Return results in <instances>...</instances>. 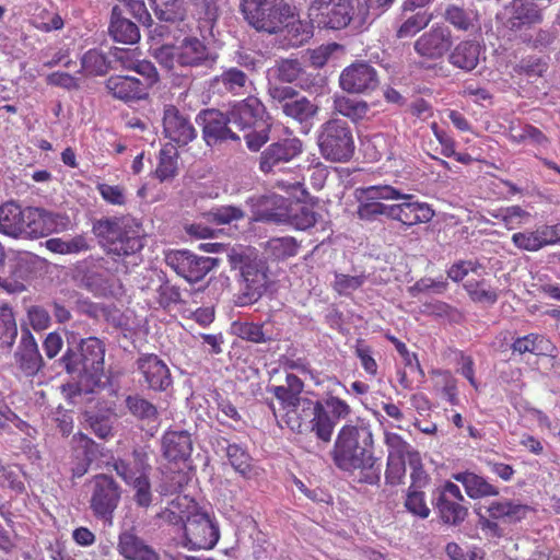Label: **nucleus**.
<instances>
[{
  "instance_id": "nucleus-1",
  "label": "nucleus",
  "mask_w": 560,
  "mask_h": 560,
  "mask_svg": "<svg viewBox=\"0 0 560 560\" xmlns=\"http://www.w3.org/2000/svg\"><path fill=\"white\" fill-rule=\"evenodd\" d=\"M373 434L366 424H346L339 431L331 452L332 460L342 470L360 469L362 481L374 485L380 481V466L373 456Z\"/></svg>"
},
{
  "instance_id": "nucleus-2",
  "label": "nucleus",
  "mask_w": 560,
  "mask_h": 560,
  "mask_svg": "<svg viewBox=\"0 0 560 560\" xmlns=\"http://www.w3.org/2000/svg\"><path fill=\"white\" fill-rule=\"evenodd\" d=\"M69 217L42 208H22L15 202L0 206V233L11 237L39 238L69 229Z\"/></svg>"
},
{
  "instance_id": "nucleus-3",
  "label": "nucleus",
  "mask_w": 560,
  "mask_h": 560,
  "mask_svg": "<svg viewBox=\"0 0 560 560\" xmlns=\"http://www.w3.org/2000/svg\"><path fill=\"white\" fill-rule=\"evenodd\" d=\"M105 342L97 337L80 340L75 348H68L60 359L66 372L77 380L78 394L94 393L101 386L105 368Z\"/></svg>"
},
{
  "instance_id": "nucleus-4",
  "label": "nucleus",
  "mask_w": 560,
  "mask_h": 560,
  "mask_svg": "<svg viewBox=\"0 0 560 560\" xmlns=\"http://www.w3.org/2000/svg\"><path fill=\"white\" fill-rule=\"evenodd\" d=\"M228 261L231 269L238 270L242 278L241 305H249L257 302L269 283L268 267L253 248H232L228 254Z\"/></svg>"
},
{
  "instance_id": "nucleus-5",
  "label": "nucleus",
  "mask_w": 560,
  "mask_h": 560,
  "mask_svg": "<svg viewBox=\"0 0 560 560\" xmlns=\"http://www.w3.org/2000/svg\"><path fill=\"white\" fill-rule=\"evenodd\" d=\"M93 233L106 252L117 257L135 255L143 247L140 224L129 217L101 219L93 224Z\"/></svg>"
},
{
  "instance_id": "nucleus-6",
  "label": "nucleus",
  "mask_w": 560,
  "mask_h": 560,
  "mask_svg": "<svg viewBox=\"0 0 560 560\" xmlns=\"http://www.w3.org/2000/svg\"><path fill=\"white\" fill-rule=\"evenodd\" d=\"M151 21L143 0H118L112 9L108 32L115 42L135 44L140 39L137 23L150 26Z\"/></svg>"
},
{
  "instance_id": "nucleus-7",
  "label": "nucleus",
  "mask_w": 560,
  "mask_h": 560,
  "mask_svg": "<svg viewBox=\"0 0 560 560\" xmlns=\"http://www.w3.org/2000/svg\"><path fill=\"white\" fill-rule=\"evenodd\" d=\"M317 144L322 156L330 162H348L355 144L350 125L340 118H330L318 130Z\"/></svg>"
},
{
  "instance_id": "nucleus-8",
  "label": "nucleus",
  "mask_w": 560,
  "mask_h": 560,
  "mask_svg": "<svg viewBox=\"0 0 560 560\" xmlns=\"http://www.w3.org/2000/svg\"><path fill=\"white\" fill-rule=\"evenodd\" d=\"M241 5L245 20L259 32L278 33L293 18V8L284 0H242Z\"/></svg>"
},
{
  "instance_id": "nucleus-9",
  "label": "nucleus",
  "mask_w": 560,
  "mask_h": 560,
  "mask_svg": "<svg viewBox=\"0 0 560 560\" xmlns=\"http://www.w3.org/2000/svg\"><path fill=\"white\" fill-rule=\"evenodd\" d=\"M268 94L271 97L276 108L288 117L305 127L318 113V106L307 97L300 95L299 91L288 85L270 84Z\"/></svg>"
},
{
  "instance_id": "nucleus-10",
  "label": "nucleus",
  "mask_w": 560,
  "mask_h": 560,
  "mask_svg": "<svg viewBox=\"0 0 560 560\" xmlns=\"http://www.w3.org/2000/svg\"><path fill=\"white\" fill-rule=\"evenodd\" d=\"M90 509L97 520L112 525L121 499V488L112 476L96 475L91 481Z\"/></svg>"
},
{
  "instance_id": "nucleus-11",
  "label": "nucleus",
  "mask_w": 560,
  "mask_h": 560,
  "mask_svg": "<svg viewBox=\"0 0 560 560\" xmlns=\"http://www.w3.org/2000/svg\"><path fill=\"white\" fill-rule=\"evenodd\" d=\"M257 220L262 222H290L298 230H306L316 223L315 212L302 206L295 212L289 209L287 200L277 195L266 198V207L258 210Z\"/></svg>"
},
{
  "instance_id": "nucleus-12",
  "label": "nucleus",
  "mask_w": 560,
  "mask_h": 560,
  "mask_svg": "<svg viewBox=\"0 0 560 560\" xmlns=\"http://www.w3.org/2000/svg\"><path fill=\"white\" fill-rule=\"evenodd\" d=\"M184 530L185 546L191 549H212L220 538L219 527L213 518L196 506L188 511L184 522Z\"/></svg>"
},
{
  "instance_id": "nucleus-13",
  "label": "nucleus",
  "mask_w": 560,
  "mask_h": 560,
  "mask_svg": "<svg viewBox=\"0 0 560 560\" xmlns=\"http://www.w3.org/2000/svg\"><path fill=\"white\" fill-rule=\"evenodd\" d=\"M165 261L190 283L202 280L218 265V259L198 256L189 250L171 252L166 255Z\"/></svg>"
},
{
  "instance_id": "nucleus-14",
  "label": "nucleus",
  "mask_w": 560,
  "mask_h": 560,
  "mask_svg": "<svg viewBox=\"0 0 560 560\" xmlns=\"http://www.w3.org/2000/svg\"><path fill=\"white\" fill-rule=\"evenodd\" d=\"M453 44L450 27L438 23L415 40L413 50L419 57L435 61L443 59L451 51Z\"/></svg>"
},
{
  "instance_id": "nucleus-15",
  "label": "nucleus",
  "mask_w": 560,
  "mask_h": 560,
  "mask_svg": "<svg viewBox=\"0 0 560 560\" xmlns=\"http://www.w3.org/2000/svg\"><path fill=\"white\" fill-rule=\"evenodd\" d=\"M269 85L271 79L282 83H296L302 90L311 91L319 86L323 78L318 73L307 72L298 59L284 58L277 60L275 66L268 70Z\"/></svg>"
},
{
  "instance_id": "nucleus-16",
  "label": "nucleus",
  "mask_w": 560,
  "mask_h": 560,
  "mask_svg": "<svg viewBox=\"0 0 560 560\" xmlns=\"http://www.w3.org/2000/svg\"><path fill=\"white\" fill-rule=\"evenodd\" d=\"M339 84L348 93L365 94L377 89L380 79L374 67L365 61H358L342 70Z\"/></svg>"
},
{
  "instance_id": "nucleus-17",
  "label": "nucleus",
  "mask_w": 560,
  "mask_h": 560,
  "mask_svg": "<svg viewBox=\"0 0 560 560\" xmlns=\"http://www.w3.org/2000/svg\"><path fill=\"white\" fill-rule=\"evenodd\" d=\"M400 197V190L388 186H370L361 191L358 215L362 220H374L378 215L389 218L390 206L380 202V200H392Z\"/></svg>"
},
{
  "instance_id": "nucleus-18",
  "label": "nucleus",
  "mask_w": 560,
  "mask_h": 560,
  "mask_svg": "<svg viewBox=\"0 0 560 560\" xmlns=\"http://www.w3.org/2000/svg\"><path fill=\"white\" fill-rule=\"evenodd\" d=\"M202 126V137L208 145H215L226 140L238 141L241 137L233 129L228 113L218 109L202 110L198 117Z\"/></svg>"
},
{
  "instance_id": "nucleus-19",
  "label": "nucleus",
  "mask_w": 560,
  "mask_h": 560,
  "mask_svg": "<svg viewBox=\"0 0 560 560\" xmlns=\"http://www.w3.org/2000/svg\"><path fill=\"white\" fill-rule=\"evenodd\" d=\"M163 133L179 147L188 144L197 137V130L190 119L173 105L164 107Z\"/></svg>"
},
{
  "instance_id": "nucleus-20",
  "label": "nucleus",
  "mask_w": 560,
  "mask_h": 560,
  "mask_svg": "<svg viewBox=\"0 0 560 560\" xmlns=\"http://www.w3.org/2000/svg\"><path fill=\"white\" fill-rule=\"evenodd\" d=\"M394 200L401 202L390 205L389 219L400 221L402 224L411 226L419 223H427L434 217V211L425 202L415 200L412 195L400 192V197Z\"/></svg>"
},
{
  "instance_id": "nucleus-21",
  "label": "nucleus",
  "mask_w": 560,
  "mask_h": 560,
  "mask_svg": "<svg viewBox=\"0 0 560 560\" xmlns=\"http://www.w3.org/2000/svg\"><path fill=\"white\" fill-rule=\"evenodd\" d=\"M137 369L149 389L164 392L173 383L168 366L156 354L140 355L137 360Z\"/></svg>"
},
{
  "instance_id": "nucleus-22",
  "label": "nucleus",
  "mask_w": 560,
  "mask_h": 560,
  "mask_svg": "<svg viewBox=\"0 0 560 560\" xmlns=\"http://www.w3.org/2000/svg\"><path fill=\"white\" fill-rule=\"evenodd\" d=\"M13 358L18 370L26 377L37 375L45 364L37 342L27 328L22 330Z\"/></svg>"
},
{
  "instance_id": "nucleus-23",
  "label": "nucleus",
  "mask_w": 560,
  "mask_h": 560,
  "mask_svg": "<svg viewBox=\"0 0 560 560\" xmlns=\"http://www.w3.org/2000/svg\"><path fill=\"white\" fill-rule=\"evenodd\" d=\"M303 144L298 138H287L271 143L260 155L259 168L269 173L281 163H287L302 153Z\"/></svg>"
},
{
  "instance_id": "nucleus-24",
  "label": "nucleus",
  "mask_w": 560,
  "mask_h": 560,
  "mask_svg": "<svg viewBox=\"0 0 560 560\" xmlns=\"http://www.w3.org/2000/svg\"><path fill=\"white\" fill-rule=\"evenodd\" d=\"M117 551L126 560H160L158 552L137 534L135 526L120 529Z\"/></svg>"
},
{
  "instance_id": "nucleus-25",
  "label": "nucleus",
  "mask_w": 560,
  "mask_h": 560,
  "mask_svg": "<svg viewBox=\"0 0 560 560\" xmlns=\"http://www.w3.org/2000/svg\"><path fill=\"white\" fill-rule=\"evenodd\" d=\"M254 82L243 70L231 67L222 71L221 74L211 80L210 88L218 93H229L232 95L250 94Z\"/></svg>"
},
{
  "instance_id": "nucleus-26",
  "label": "nucleus",
  "mask_w": 560,
  "mask_h": 560,
  "mask_svg": "<svg viewBox=\"0 0 560 560\" xmlns=\"http://www.w3.org/2000/svg\"><path fill=\"white\" fill-rule=\"evenodd\" d=\"M353 0H334L327 7L324 5L320 11L323 16H326L325 24L332 30H340L349 25L351 22L358 27L368 23V21H360L358 16V7L354 9L352 5Z\"/></svg>"
},
{
  "instance_id": "nucleus-27",
  "label": "nucleus",
  "mask_w": 560,
  "mask_h": 560,
  "mask_svg": "<svg viewBox=\"0 0 560 560\" xmlns=\"http://www.w3.org/2000/svg\"><path fill=\"white\" fill-rule=\"evenodd\" d=\"M112 465L117 476L120 477L126 485H129L135 479H139L144 475H150L151 471L148 455L140 448L133 450L126 457L115 458Z\"/></svg>"
},
{
  "instance_id": "nucleus-28",
  "label": "nucleus",
  "mask_w": 560,
  "mask_h": 560,
  "mask_svg": "<svg viewBox=\"0 0 560 560\" xmlns=\"http://www.w3.org/2000/svg\"><path fill=\"white\" fill-rule=\"evenodd\" d=\"M264 109V105L258 98L248 96L236 103L228 113V116L233 129L246 130L256 127Z\"/></svg>"
},
{
  "instance_id": "nucleus-29",
  "label": "nucleus",
  "mask_w": 560,
  "mask_h": 560,
  "mask_svg": "<svg viewBox=\"0 0 560 560\" xmlns=\"http://www.w3.org/2000/svg\"><path fill=\"white\" fill-rule=\"evenodd\" d=\"M162 451L172 462L187 459L192 451L191 434L187 430H168L162 436Z\"/></svg>"
},
{
  "instance_id": "nucleus-30",
  "label": "nucleus",
  "mask_w": 560,
  "mask_h": 560,
  "mask_svg": "<svg viewBox=\"0 0 560 560\" xmlns=\"http://www.w3.org/2000/svg\"><path fill=\"white\" fill-rule=\"evenodd\" d=\"M104 258H89L77 266L82 285L95 294H101L107 289V275L98 270L104 268Z\"/></svg>"
},
{
  "instance_id": "nucleus-31",
  "label": "nucleus",
  "mask_w": 560,
  "mask_h": 560,
  "mask_svg": "<svg viewBox=\"0 0 560 560\" xmlns=\"http://www.w3.org/2000/svg\"><path fill=\"white\" fill-rule=\"evenodd\" d=\"M106 89L115 98L125 102L142 100L148 94L142 81L129 75L110 77L106 82Z\"/></svg>"
},
{
  "instance_id": "nucleus-32",
  "label": "nucleus",
  "mask_w": 560,
  "mask_h": 560,
  "mask_svg": "<svg viewBox=\"0 0 560 560\" xmlns=\"http://www.w3.org/2000/svg\"><path fill=\"white\" fill-rule=\"evenodd\" d=\"M311 413H306V411H302L298 405L294 404V407L289 408L284 413L278 415V410L272 402L269 404V408L272 410V413L279 425H282V422L293 432L304 433L308 431L310 424L312 423L311 419H315L316 410H318L319 401L311 400Z\"/></svg>"
},
{
  "instance_id": "nucleus-33",
  "label": "nucleus",
  "mask_w": 560,
  "mask_h": 560,
  "mask_svg": "<svg viewBox=\"0 0 560 560\" xmlns=\"http://www.w3.org/2000/svg\"><path fill=\"white\" fill-rule=\"evenodd\" d=\"M210 59L208 47L197 37H186L177 47V65L198 67Z\"/></svg>"
},
{
  "instance_id": "nucleus-34",
  "label": "nucleus",
  "mask_w": 560,
  "mask_h": 560,
  "mask_svg": "<svg viewBox=\"0 0 560 560\" xmlns=\"http://www.w3.org/2000/svg\"><path fill=\"white\" fill-rule=\"evenodd\" d=\"M481 48L474 40H463L448 52V62L460 70L471 71L479 63Z\"/></svg>"
},
{
  "instance_id": "nucleus-35",
  "label": "nucleus",
  "mask_w": 560,
  "mask_h": 560,
  "mask_svg": "<svg viewBox=\"0 0 560 560\" xmlns=\"http://www.w3.org/2000/svg\"><path fill=\"white\" fill-rule=\"evenodd\" d=\"M332 114L349 118L358 122L368 117L370 106L365 101L351 98L346 95H335L331 106Z\"/></svg>"
},
{
  "instance_id": "nucleus-36",
  "label": "nucleus",
  "mask_w": 560,
  "mask_h": 560,
  "mask_svg": "<svg viewBox=\"0 0 560 560\" xmlns=\"http://www.w3.org/2000/svg\"><path fill=\"white\" fill-rule=\"evenodd\" d=\"M147 288L153 289L156 292V302L163 308L180 302L179 289L164 280L161 273H154V277L149 279Z\"/></svg>"
},
{
  "instance_id": "nucleus-37",
  "label": "nucleus",
  "mask_w": 560,
  "mask_h": 560,
  "mask_svg": "<svg viewBox=\"0 0 560 560\" xmlns=\"http://www.w3.org/2000/svg\"><path fill=\"white\" fill-rule=\"evenodd\" d=\"M279 32L283 33V37L288 42V45L292 47L302 46L313 35L311 25L307 22H302L301 20L295 19L294 12L293 18L288 19L282 24Z\"/></svg>"
},
{
  "instance_id": "nucleus-38",
  "label": "nucleus",
  "mask_w": 560,
  "mask_h": 560,
  "mask_svg": "<svg viewBox=\"0 0 560 560\" xmlns=\"http://www.w3.org/2000/svg\"><path fill=\"white\" fill-rule=\"evenodd\" d=\"M542 20L541 12L533 4L522 0H514L510 8V25L512 28L524 24H535Z\"/></svg>"
},
{
  "instance_id": "nucleus-39",
  "label": "nucleus",
  "mask_w": 560,
  "mask_h": 560,
  "mask_svg": "<svg viewBox=\"0 0 560 560\" xmlns=\"http://www.w3.org/2000/svg\"><path fill=\"white\" fill-rule=\"evenodd\" d=\"M455 479L464 485L466 493L472 499L497 495L499 493L494 486L474 472L458 474L455 476Z\"/></svg>"
},
{
  "instance_id": "nucleus-40",
  "label": "nucleus",
  "mask_w": 560,
  "mask_h": 560,
  "mask_svg": "<svg viewBox=\"0 0 560 560\" xmlns=\"http://www.w3.org/2000/svg\"><path fill=\"white\" fill-rule=\"evenodd\" d=\"M232 329L240 338L255 343H264L273 339L271 330L265 324L235 322Z\"/></svg>"
},
{
  "instance_id": "nucleus-41",
  "label": "nucleus",
  "mask_w": 560,
  "mask_h": 560,
  "mask_svg": "<svg viewBox=\"0 0 560 560\" xmlns=\"http://www.w3.org/2000/svg\"><path fill=\"white\" fill-rule=\"evenodd\" d=\"M218 446L225 451L232 467L245 478H249L252 471L249 455L237 444H230L226 440L218 441Z\"/></svg>"
},
{
  "instance_id": "nucleus-42",
  "label": "nucleus",
  "mask_w": 560,
  "mask_h": 560,
  "mask_svg": "<svg viewBox=\"0 0 560 560\" xmlns=\"http://www.w3.org/2000/svg\"><path fill=\"white\" fill-rule=\"evenodd\" d=\"M299 245L294 237H273L266 242L265 252L275 260H283L298 254Z\"/></svg>"
},
{
  "instance_id": "nucleus-43",
  "label": "nucleus",
  "mask_w": 560,
  "mask_h": 560,
  "mask_svg": "<svg viewBox=\"0 0 560 560\" xmlns=\"http://www.w3.org/2000/svg\"><path fill=\"white\" fill-rule=\"evenodd\" d=\"M433 503L441 520L445 524L457 525L462 523L467 515V509L459 502H453L445 498L434 497Z\"/></svg>"
},
{
  "instance_id": "nucleus-44",
  "label": "nucleus",
  "mask_w": 560,
  "mask_h": 560,
  "mask_svg": "<svg viewBox=\"0 0 560 560\" xmlns=\"http://www.w3.org/2000/svg\"><path fill=\"white\" fill-rule=\"evenodd\" d=\"M45 246L51 253L61 255L79 254L90 249V245L83 235H77L69 240L49 238L45 242Z\"/></svg>"
},
{
  "instance_id": "nucleus-45",
  "label": "nucleus",
  "mask_w": 560,
  "mask_h": 560,
  "mask_svg": "<svg viewBox=\"0 0 560 560\" xmlns=\"http://www.w3.org/2000/svg\"><path fill=\"white\" fill-rule=\"evenodd\" d=\"M268 392L272 393L280 402V409H277L278 415L284 413L289 408L294 407V404H296L298 407L300 406L302 411H306L308 415L311 413V399L293 394L283 385L271 386L268 388Z\"/></svg>"
},
{
  "instance_id": "nucleus-46",
  "label": "nucleus",
  "mask_w": 560,
  "mask_h": 560,
  "mask_svg": "<svg viewBox=\"0 0 560 560\" xmlns=\"http://www.w3.org/2000/svg\"><path fill=\"white\" fill-rule=\"evenodd\" d=\"M550 348V341L545 337L536 334H529L527 336L520 337L512 345L513 351L518 352L520 354L533 353L540 355L549 351Z\"/></svg>"
},
{
  "instance_id": "nucleus-47",
  "label": "nucleus",
  "mask_w": 560,
  "mask_h": 560,
  "mask_svg": "<svg viewBox=\"0 0 560 560\" xmlns=\"http://www.w3.org/2000/svg\"><path fill=\"white\" fill-rule=\"evenodd\" d=\"M156 18L165 22H178L185 18L182 0H151Z\"/></svg>"
},
{
  "instance_id": "nucleus-48",
  "label": "nucleus",
  "mask_w": 560,
  "mask_h": 560,
  "mask_svg": "<svg viewBox=\"0 0 560 560\" xmlns=\"http://www.w3.org/2000/svg\"><path fill=\"white\" fill-rule=\"evenodd\" d=\"M126 407L131 415L148 422L156 421L159 412L156 407L140 395H129L125 399Z\"/></svg>"
},
{
  "instance_id": "nucleus-49",
  "label": "nucleus",
  "mask_w": 560,
  "mask_h": 560,
  "mask_svg": "<svg viewBox=\"0 0 560 560\" xmlns=\"http://www.w3.org/2000/svg\"><path fill=\"white\" fill-rule=\"evenodd\" d=\"M464 288L474 302L493 305L498 301V292L486 280L469 279L465 282Z\"/></svg>"
},
{
  "instance_id": "nucleus-50",
  "label": "nucleus",
  "mask_w": 560,
  "mask_h": 560,
  "mask_svg": "<svg viewBox=\"0 0 560 560\" xmlns=\"http://www.w3.org/2000/svg\"><path fill=\"white\" fill-rule=\"evenodd\" d=\"M18 336V326L12 308L4 304L0 306V343L11 348Z\"/></svg>"
},
{
  "instance_id": "nucleus-51",
  "label": "nucleus",
  "mask_w": 560,
  "mask_h": 560,
  "mask_svg": "<svg viewBox=\"0 0 560 560\" xmlns=\"http://www.w3.org/2000/svg\"><path fill=\"white\" fill-rule=\"evenodd\" d=\"M315 419H311L308 431L314 432L316 436L324 441L329 442L334 432L336 421L330 417L322 404L319 402L318 410H316Z\"/></svg>"
},
{
  "instance_id": "nucleus-52",
  "label": "nucleus",
  "mask_w": 560,
  "mask_h": 560,
  "mask_svg": "<svg viewBox=\"0 0 560 560\" xmlns=\"http://www.w3.org/2000/svg\"><path fill=\"white\" fill-rule=\"evenodd\" d=\"M443 18L458 31L467 32L474 27L475 15L472 11H466L457 5H447Z\"/></svg>"
},
{
  "instance_id": "nucleus-53",
  "label": "nucleus",
  "mask_w": 560,
  "mask_h": 560,
  "mask_svg": "<svg viewBox=\"0 0 560 560\" xmlns=\"http://www.w3.org/2000/svg\"><path fill=\"white\" fill-rule=\"evenodd\" d=\"M177 171V151L174 147H164L160 151V161L155 174L161 180L175 176Z\"/></svg>"
},
{
  "instance_id": "nucleus-54",
  "label": "nucleus",
  "mask_w": 560,
  "mask_h": 560,
  "mask_svg": "<svg viewBox=\"0 0 560 560\" xmlns=\"http://www.w3.org/2000/svg\"><path fill=\"white\" fill-rule=\"evenodd\" d=\"M431 20L432 15L422 12L416 13L402 22L396 32V37L399 39L412 37L425 28Z\"/></svg>"
},
{
  "instance_id": "nucleus-55",
  "label": "nucleus",
  "mask_w": 560,
  "mask_h": 560,
  "mask_svg": "<svg viewBox=\"0 0 560 560\" xmlns=\"http://www.w3.org/2000/svg\"><path fill=\"white\" fill-rule=\"evenodd\" d=\"M133 491L132 499L137 506L148 509L153 501L150 475H144L127 485Z\"/></svg>"
},
{
  "instance_id": "nucleus-56",
  "label": "nucleus",
  "mask_w": 560,
  "mask_h": 560,
  "mask_svg": "<svg viewBox=\"0 0 560 560\" xmlns=\"http://www.w3.org/2000/svg\"><path fill=\"white\" fill-rule=\"evenodd\" d=\"M404 505L409 513L420 518H428L431 513L424 492L419 489H408Z\"/></svg>"
},
{
  "instance_id": "nucleus-57",
  "label": "nucleus",
  "mask_w": 560,
  "mask_h": 560,
  "mask_svg": "<svg viewBox=\"0 0 560 560\" xmlns=\"http://www.w3.org/2000/svg\"><path fill=\"white\" fill-rule=\"evenodd\" d=\"M541 237L540 230L537 229L536 231L514 233L512 235V242L520 249L537 252L546 246Z\"/></svg>"
},
{
  "instance_id": "nucleus-58",
  "label": "nucleus",
  "mask_w": 560,
  "mask_h": 560,
  "mask_svg": "<svg viewBox=\"0 0 560 560\" xmlns=\"http://www.w3.org/2000/svg\"><path fill=\"white\" fill-rule=\"evenodd\" d=\"M208 220L217 224H230L244 219L245 212L240 207L221 206L208 212Z\"/></svg>"
},
{
  "instance_id": "nucleus-59",
  "label": "nucleus",
  "mask_w": 560,
  "mask_h": 560,
  "mask_svg": "<svg viewBox=\"0 0 560 560\" xmlns=\"http://www.w3.org/2000/svg\"><path fill=\"white\" fill-rule=\"evenodd\" d=\"M548 69V66L540 58H528L521 60L514 67V72L525 75L528 79L541 77Z\"/></svg>"
},
{
  "instance_id": "nucleus-60",
  "label": "nucleus",
  "mask_w": 560,
  "mask_h": 560,
  "mask_svg": "<svg viewBox=\"0 0 560 560\" xmlns=\"http://www.w3.org/2000/svg\"><path fill=\"white\" fill-rule=\"evenodd\" d=\"M393 0H357L358 16L360 21H368L378 16L382 10L388 7Z\"/></svg>"
},
{
  "instance_id": "nucleus-61",
  "label": "nucleus",
  "mask_w": 560,
  "mask_h": 560,
  "mask_svg": "<svg viewBox=\"0 0 560 560\" xmlns=\"http://www.w3.org/2000/svg\"><path fill=\"white\" fill-rule=\"evenodd\" d=\"M406 475L405 458L399 456H388L387 469L385 472L386 482L392 486L400 485Z\"/></svg>"
},
{
  "instance_id": "nucleus-62",
  "label": "nucleus",
  "mask_w": 560,
  "mask_h": 560,
  "mask_svg": "<svg viewBox=\"0 0 560 560\" xmlns=\"http://www.w3.org/2000/svg\"><path fill=\"white\" fill-rule=\"evenodd\" d=\"M364 275L348 276L338 273L335 276L334 288L339 294H349L364 284Z\"/></svg>"
},
{
  "instance_id": "nucleus-63",
  "label": "nucleus",
  "mask_w": 560,
  "mask_h": 560,
  "mask_svg": "<svg viewBox=\"0 0 560 560\" xmlns=\"http://www.w3.org/2000/svg\"><path fill=\"white\" fill-rule=\"evenodd\" d=\"M385 443L388 446L389 453L388 456H399L405 458L406 455L412 457L410 445L406 443L398 434L396 433H386L385 434Z\"/></svg>"
},
{
  "instance_id": "nucleus-64",
  "label": "nucleus",
  "mask_w": 560,
  "mask_h": 560,
  "mask_svg": "<svg viewBox=\"0 0 560 560\" xmlns=\"http://www.w3.org/2000/svg\"><path fill=\"white\" fill-rule=\"evenodd\" d=\"M27 318L33 329L39 331L48 328L50 324L49 313L42 306H31L27 310Z\"/></svg>"
}]
</instances>
